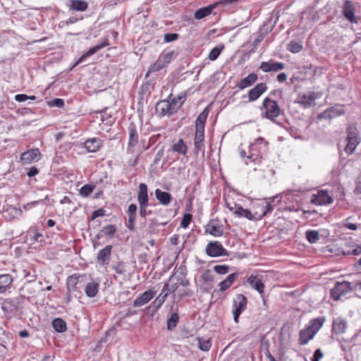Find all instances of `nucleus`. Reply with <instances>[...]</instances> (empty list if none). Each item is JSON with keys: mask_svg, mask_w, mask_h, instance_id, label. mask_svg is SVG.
<instances>
[{"mask_svg": "<svg viewBox=\"0 0 361 361\" xmlns=\"http://www.w3.org/2000/svg\"><path fill=\"white\" fill-rule=\"evenodd\" d=\"M209 114L208 108H205L197 116L195 121V133L194 137V145L196 156H199V153H202L204 156V126Z\"/></svg>", "mask_w": 361, "mask_h": 361, "instance_id": "obj_1", "label": "nucleus"}, {"mask_svg": "<svg viewBox=\"0 0 361 361\" xmlns=\"http://www.w3.org/2000/svg\"><path fill=\"white\" fill-rule=\"evenodd\" d=\"M177 56L174 50L169 49H164L158 56L157 61L152 64L149 68L147 75L149 73H154L161 71L166 67Z\"/></svg>", "mask_w": 361, "mask_h": 361, "instance_id": "obj_2", "label": "nucleus"}, {"mask_svg": "<svg viewBox=\"0 0 361 361\" xmlns=\"http://www.w3.org/2000/svg\"><path fill=\"white\" fill-rule=\"evenodd\" d=\"M262 116L271 121H274L281 113L278 103L269 97H266L262 103Z\"/></svg>", "mask_w": 361, "mask_h": 361, "instance_id": "obj_3", "label": "nucleus"}, {"mask_svg": "<svg viewBox=\"0 0 361 361\" xmlns=\"http://www.w3.org/2000/svg\"><path fill=\"white\" fill-rule=\"evenodd\" d=\"M347 144L345 147V151L350 155L354 152L357 146L360 142V137H359V130L353 126H349L347 129Z\"/></svg>", "mask_w": 361, "mask_h": 361, "instance_id": "obj_4", "label": "nucleus"}, {"mask_svg": "<svg viewBox=\"0 0 361 361\" xmlns=\"http://www.w3.org/2000/svg\"><path fill=\"white\" fill-rule=\"evenodd\" d=\"M268 142L264 138L259 137L255 140L250 146V155L247 158L257 157V158H263L268 152Z\"/></svg>", "mask_w": 361, "mask_h": 361, "instance_id": "obj_5", "label": "nucleus"}, {"mask_svg": "<svg viewBox=\"0 0 361 361\" xmlns=\"http://www.w3.org/2000/svg\"><path fill=\"white\" fill-rule=\"evenodd\" d=\"M247 304V298L243 294H238L233 299V314L235 323H238V319L241 313L246 309Z\"/></svg>", "mask_w": 361, "mask_h": 361, "instance_id": "obj_6", "label": "nucleus"}, {"mask_svg": "<svg viewBox=\"0 0 361 361\" xmlns=\"http://www.w3.org/2000/svg\"><path fill=\"white\" fill-rule=\"evenodd\" d=\"M350 283L349 281H337L334 287L331 290V295L334 300H340L341 297L345 295L350 291Z\"/></svg>", "mask_w": 361, "mask_h": 361, "instance_id": "obj_7", "label": "nucleus"}, {"mask_svg": "<svg viewBox=\"0 0 361 361\" xmlns=\"http://www.w3.org/2000/svg\"><path fill=\"white\" fill-rule=\"evenodd\" d=\"M333 201L334 198L324 190H319L317 194H313L311 197V202L315 205H327L331 204Z\"/></svg>", "mask_w": 361, "mask_h": 361, "instance_id": "obj_8", "label": "nucleus"}, {"mask_svg": "<svg viewBox=\"0 0 361 361\" xmlns=\"http://www.w3.org/2000/svg\"><path fill=\"white\" fill-rule=\"evenodd\" d=\"M170 102L166 100L159 102L155 107L156 114L159 116H170L177 112V108L171 107Z\"/></svg>", "mask_w": 361, "mask_h": 361, "instance_id": "obj_9", "label": "nucleus"}, {"mask_svg": "<svg viewBox=\"0 0 361 361\" xmlns=\"http://www.w3.org/2000/svg\"><path fill=\"white\" fill-rule=\"evenodd\" d=\"M206 253L213 257L228 255L226 250L218 241L208 243L206 247Z\"/></svg>", "mask_w": 361, "mask_h": 361, "instance_id": "obj_10", "label": "nucleus"}, {"mask_svg": "<svg viewBox=\"0 0 361 361\" xmlns=\"http://www.w3.org/2000/svg\"><path fill=\"white\" fill-rule=\"evenodd\" d=\"M344 114L345 110L342 106L335 105L326 109L322 113L319 114L318 116V118L331 120Z\"/></svg>", "mask_w": 361, "mask_h": 361, "instance_id": "obj_11", "label": "nucleus"}, {"mask_svg": "<svg viewBox=\"0 0 361 361\" xmlns=\"http://www.w3.org/2000/svg\"><path fill=\"white\" fill-rule=\"evenodd\" d=\"M109 41L107 39H105L102 42L97 44V45L91 47L89 49V50L84 53L72 66L71 68V70L73 69L75 66H77L78 64L83 62L87 57L94 54L98 51L101 50L102 49L104 48L105 47L108 46Z\"/></svg>", "mask_w": 361, "mask_h": 361, "instance_id": "obj_12", "label": "nucleus"}, {"mask_svg": "<svg viewBox=\"0 0 361 361\" xmlns=\"http://www.w3.org/2000/svg\"><path fill=\"white\" fill-rule=\"evenodd\" d=\"M284 68L285 64L283 63L276 61L273 59L262 62L259 66V69L264 73L278 72L284 69Z\"/></svg>", "mask_w": 361, "mask_h": 361, "instance_id": "obj_13", "label": "nucleus"}, {"mask_svg": "<svg viewBox=\"0 0 361 361\" xmlns=\"http://www.w3.org/2000/svg\"><path fill=\"white\" fill-rule=\"evenodd\" d=\"M342 13L343 16L351 23L357 24V18L355 15V7L351 1L346 0L342 7Z\"/></svg>", "mask_w": 361, "mask_h": 361, "instance_id": "obj_14", "label": "nucleus"}, {"mask_svg": "<svg viewBox=\"0 0 361 361\" xmlns=\"http://www.w3.org/2000/svg\"><path fill=\"white\" fill-rule=\"evenodd\" d=\"M317 98L318 94L311 92L308 94H299L295 102L304 108H309L314 104L315 99Z\"/></svg>", "mask_w": 361, "mask_h": 361, "instance_id": "obj_15", "label": "nucleus"}, {"mask_svg": "<svg viewBox=\"0 0 361 361\" xmlns=\"http://www.w3.org/2000/svg\"><path fill=\"white\" fill-rule=\"evenodd\" d=\"M104 141L99 137H92L83 142L84 147L88 152H96L103 146Z\"/></svg>", "mask_w": 361, "mask_h": 361, "instance_id": "obj_16", "label": "nucleus"}, {"mask_svg": "<svg viewBox=\"0 0 361 361\" xmlns=\"http://www.w3.org/2000/svg\"><path fill=\"white\" fill-rule=\"evenodd\" d=\"M267 90V85L264 82L257 84L252 89L248 92L249 102H254L257 100L266 90Z\"/></svg>", "mask_w": 361, "mask_h": 361, "instance_id": "obj_17", "label": "nucleus"}, {"mask_svg": "<svg viewBox=\"0 0 361 361\" xmlns=\"http://www.w3.org/2000/svg\"><path fill=\"white\" fill-rule=\"evenodd\" d=\"M157 294V291L152 289L146 290L133 302L134 307H142L149 302Z\"/></svg>", "mask_w": 361, "mask_h": 361, "instance_id": "obj_18", "label": "nucleus"}, {"mask_svg": "<svg viewBox=\"0 0 361 361\" xmlns=\"http://www.w3.org/2000/svg\"><path fill=\"white\" fill-rule=\"evenodd\" d=\"M112 247V245H108L98 252L97 262L99 265L104 266L109 263Z\"/></svg>", "mask_w": 361, "mask_h": 361, "instance_id": "obj_19", "label": "nucleus"}, {"mask_svg": "<svg viewBox=\"0 0 361 361\" xmlns=\"http://www.w3.org/2000/svg\"><path fill=\"white\" fill-rule=\"evenodd\" d=\"M85 277V275H78V274H73L71 276H69L66 279V286H67V290L68 292H75V291H80L79 288L77 286V285L81 282V280L83 279V278Z\"/></svg>", "mask_w": 361, "mask_h": 361, "instance_id": "obj_20", "label": "nucleus"}, {"mask_svg": "<svg viewBox=\"0 0 361 361\" xmlns=\"http://www.w3.org/2000/svg\"><path fill=\"white\" fill-rule=\"evenodd\" d=\"M169 282L171 283V289L176 290L179 286L186 287L189 285V281L185 279L183 274H173L169 278Z\"/></svg>", "mask_w": 361, "mask_h": 361, "instance_id": "obj_21", "label": "nucleus"}, {"mask_svg": "<svg viewBox=\"0 0 361 361\" xmlns=\"http://www.w3.org/2000/svg\"><path fill=\"white\" fill-rule=\"evenodd\" d=\"M1 309L4 313L8 315V317H11L16 311H18V306L12 299L8 298L4 301L1 305Z\"/></svg>", "mask_w": 361, "mask_h": 361, "instance_id": "obj_22", "label": "nucleus"}, {"mask_svg": "<svg viewBox=\"0 0 361 361\" xmlns=\"http://www.w3.org/2000/svg\"><path fill=\"white\" fill-rule=\"evenodd\" d=\"M257 80V75L255 73L249 74L247 77L241 80L238 84V87L240 90H243L246 87L252 85Z\"/></svg>", "mask_w": 361, "mask_h": 361, "instance_id": "obj_23", "label": "nucleus"}, {"mask_svg": "<svg viewBox=\"0 0 361 361\" xmlns=\"http://www.w3.org/2000/svg\"><path fill=\"white\" fill-rule=\"evenodd\" d=\"M247 282L250 284V286L252 288L256 290L260 294L264 293V286L263 283L262 282V281L259 279H258V277L257 276H253V275L250 276L247 279Z\"/></svg>", "mask_w": 361, "mask_h": 361, "instance_id": "obj_24", "label": "nucleus"}, {"mask_svg": "<svg viewBox=\"0 0 361 361\" xmlns=\"http://www.w3.org/2000/svg\"><path fill=\"white\" fill-rule=\"evenodd\" d=\"M315 336V331H312L308 326L300 332L299 343L300 345L307 344Z\"/></svg>", "mask_w": 361, "mask_h": 361, "instance_id": "obj_25", "label": "nucleus"}, {"mask_svg": "<svg viewBox=\"0 0 361 361\" xmlns=\"http://www.w3.org/2000/svg\"><path fill=\"white\" fill-rule=\"evenodd\" d=\"M171 149L179 155L185 156L188 152V146L183 139H178L171 146Z\"/></svg>", "mask_w": 361, "mask_h": 361, "instance_id": "obj_26", "label": "nucleus"}, {"mask_svg": "<svg viewBox=\"0 0 361 361\" xmlns=\"http://www.w3.org/2000/svg\"><path fill=\"white\" fill-rule=\"evenodd\" d=\"M347 329V323L344 319L337 318L332 324V331L336 334H343Z\"/></svg>", "mask_w": 361, "mask_h": 361, "instance_id": "obj_27", "label": "nucleus"}, {"mask_svg": "<svg viewBox=\"0 0 361 361\" xmlns=\"http://www.w3.org/2000/svg\"><path fill=\"white\" fill-rule=\"evenodd\" d=\"M139 204H149V197L147 194V186L145 183L139 185V192L137 195Z\"/></svg>", "mask_w": 361, "mask_h": 361, "instance_id": "obj_28", "label": "nucleus"}, {"mask_svg": "<svg viewBox=\"0 0 361 361\" xmlns=\"http://www.w3.org/2000/svg\"><path fill=\"white\" fill-rule=\"evenodd\" d=\"M128 130L129 133L128 146L134 147L137 143L139 137L135 125L133 123H130Z\"/></svg>", "mask_w": 361, "mask_h": 361, "instance_id": "obj_29", "label": "nucleus"}, {"mask_svg": "<svg viewBox=\"0 0 361 361\" xmlns=\"http://www.w3.org/2000/svg\"><path fill=\"white\" fill-rule=\"evenodd\" d=\"M235 210L234 211V214L238 216H244L249 220H258L257 215L255 213L254 214L252 212L247 209H243L241 206L235 204Z\"/></svg>", "mask_w": 361, "mask_h": 361, "instance_id": "obj_30", "label": "nucleus"}, {"mask_svg": "<svg viewBox=\"0 0 361 361\" xmlns=\"http://www.w3.org/2000/svg\"><path fill=\"white\" fill-rule=\"evenodd\" d=\"M156 198L163 205H169L171 201L172 197L170 193L162 191L160 189H156L155 190Z\"/></svg>", "mask_w": 361, "mask_h": 361, "instance_id": "obj_31", "label": "nucleus"}, {"mask_svg": "<svg viewBox=\"0 0 361 361\" xmlns=\"http://www.w3.org/2000/svg\"><path fill=\"white\" fill-rule=\"evenodd\" d=\"M217 4H211L208 6L201 8L195 13V18L196 19H202L210 15L214 8L216 6Z\"/></svg>", "mask_w": 361, "mask_h": 361, "instance_id": "obj_32", "label": "nucleus"}, {"mask_svg": "<svg viewBox=\"0 0 361 361\" xmlns=\"http://www.w3.org/2000/svg\"><path fill=\"white\" fill-rule=\"evenodd\" d=\"M99 283L95 281H91L87 283L85 288V293L89 298H94L99 291Z\"/></svg>", "mask_w": 361, "mask_h": 361, "instance_id": "obj_33", "label": "nucleus"}, {"mask_svg": "<svg viewBox=\"0 0 361 361\" xmlns=\"http://www.w3.org/2000/svg\"><path fill=\"white\" fill-rule=\"evenodd\" d=\"M238 276V273H233L228 275L225 280L219 283L220 290L225 291L227 290L235 281Z\"/></svg>", "mask_w": 361, "mask_h": 361, "instance_id": "obj_34", "label": "nucleus"}, {"mask_svg": "<svg viewBox=\"0 0 361 361\" xmlns=\"http://www.w3.org/2000/svg\"><path fill=\"white\" fill-rule=\"evenodd\" d=\"M257 207L260 208L261 212H255V214L258 220L261 219L264 217L267 213L271 212L273 210V207L271 204L270 202H265L264 204H259Z\"/></svg>", "mask_w": 361, "mask_h": 361, "instance_id": "obj_35", "label": "nucleus"}, {"mask_svg": "<svg viewBox=\"0 0 361 361\" xmlns=\"http://www.w3.org/2000/svg\"><path fill=\"white\" fill-rule=\"evenodd\" d=\"M168 295V293H165L164 295H162V293H161L150 305V306L148 307L149 310H152V314L158 310V309L160 308L163 302H164L166 298Z\"/></svg>", "mask_w": 361, "mask_h": 361, "instance_id": "obj_36", "label": "nucleus"}, {"mask_svg": "<svg viewBox=\"0 0 361 361\" xmlns=\"http://www.w3.org/2000/svg\"><path fill=\"white\" fill-rule=\"evenodd\" d=\"M70 8L76 11H85L87 8V3L83 0H72Z\"/></svg>", "mask_w": 361, "mask_h": 361, "instance_id": "obj_37", "label": "nucleus"}, {"mask_svg": "<svg viewBox=\"0 0 361 361\" xmlns=\"http://www.w3.org/2000/svg\"><path fill=\"white\" fill-rule=\"evenodd\" d=\"M52 326L54 330L59 333L64 332L66 330V323L61 318L54 319L52 321Z\"/></svg>", "mask_w": 361, "mask_h": 361, "instance_id": "obj_38", "label": "nucleus"}, {"mask_svg": "<svg viewBox=\"0 0 361 361\" xmlns=\"http://www.w3.org/2000/svg\"><path fill=\"white\" fill-rule=\"evenodd\" d=\"M207 232L214 236L219 237L223 235L224 228L221 226L210 224L207 226Z\"/></svg>", "mask_w": 361, "mask_h": 361, "instance_id": "obj_39", "label": "nucleus"}, {"mask_svg": "<svg viewBox=\"0 0 361 361\" xmlns=\"http://www.w3.org/2000/svg\"><path fill=\"white\" fill-rule=\"evenodd\" d=\"M325 319L323 317H318L314 319L310 322V325L308 327L312 331H315V334L319 330V329L322 326Z\"/></svg>", "mask_w": 361, "mask_h": 361, "instance_id": "obj_40", "label": "nucleus"}, {"mask_svg": "<svg viewBox=\"0 0 361 361\" xmlns=\"http://www.w3.org/2000/svg\"><path fill=\"white\" fill-rule=\"evenodd\" d=\"M179 322V316L177 312L172 313L167 320V329L171 331L174 329Z\"/></svg>", "mask_w": 361, "mask_h": 361, "instance_id": "obj_41", "label": "nucleus"}, {"mask_svg": "<svg viewBox=\"0 0 361 361\" xmlns=\"http://www.w3.org/2000/svg\"><path fill=\"white\" fill-rule=\"evenodd\" d=\"M5 214H7L11 219L16 218L20 216L22 210L20 208L7 205L4 210Z\"/></svg>", "mask_w": 361, "mask_h": 361, "instance_id": "obj_42", "label": "nucleus"}, {"mask_svg": "<svg viewBox=\"0 0 361 361\" xmlns=\"http://www.w3.org/2000/svg\"><path fill=\"white\" fill-rule=\"evenodd\" d=\"M30 233L32 235V240L40 243H44L45 241L43 233L42 232H39V229L37 228L36 227L30 228Z\"/></svg>", "mask_w": 361, "mask_h": 361, "instance_id": "obj_43", "label": "nucleus"}, {"mask_svg": "<svg viewBox=\"0 0 361 361\" xmlns=\"http://www.w3.org/2000/svg\"><path fill=\"white\" fill-rule=\"evenodd\" d=\"M185 100V95H178L176 97H174L171 102H170V104H171V107L177 108V111L180 109L182 105L183 104Z\"/></svg>", "mask_w": 361, "mask_h": 361, "instance_id": "obj_44", "label": "nucleus"}, {"mask_svg": "<svg viewBox=\"0 0 361 361\" xmlns=\"http://www.w3.org/2000/svg\"><path fill=\"white\" fill-rule=\"evenodd\" d=\"M107 108L104 110H101L98 113L100 114V119L102 123L106 125H111L113 123L112 116L110 114L106 113Z\"/></svg>", "mask_w": 361, "mask_h": 361, "instance_id": "obj_45", "label": "nucleus"}, {"mask_svg": "<svg viewBox=\"0 0 361 361\" xmlns=\"http://www.w3.org/2000/svg\"><path fill=\"white\" fill-rule=\"evenodd\" d=\"M305 235L310 243H316L319 240V234L317 231H307Z\"/></svg>", "mask_w": 361, "mask_h": 361, "instance_id": "obj_46", "label": "nucleus"}, {"mask_svg": "<svg viewBox=\"0 0 361 361\" xmlns=\"http://www.w3.org/2000/svg\"><path fill=\"white\" fill-rule=\"evenodd\" d=\"M101 232L103 233L105 236L111 238L116 232V228L114 225H107L103 227Z\"/></svg>", "mask_w": 361, "mask_h": 361, "instance_id": "obj_47", "label": "nucleus"}, {"mask_svg": "<svg viewBox=\"0 0 361 361\" xmlns=\"http://www.w3.org/2000/svg\"><path fill=\"white\" fill-rule=\"evenodd\" d=\"M39 156H40V152L36 148L23 152L20 158H37Z\"/></svg>", "mask_w": 361, "mask_h": 361, "instance_id": "obj_48", "label": "nucleus"}, {"mask_svg": "<svg viewBox=\"0 0 361 361\" xmlns=\"http://www.w3.org/2000/svg\"><path fill=\"white\" fill-rule=\"evenodd\" d=\"M224 47H214L208 55V58L211 61H215L220 55Z\"/></svg>", "mask_w": 361, "mask_h": 361, "instance_id": "obj_49", "label": "nucleus"}, {"mask_svg": "<svg viewBox=\"0 0 361 361\" xmlns=\"http://www.w3.org/2000/svg\"><path fill=\"white\" fill-rule=\"evenodd\" d=\"M13 281L12 277L9 274L0 275V286L8 288Z\"/></svg>", "mask_w": 361, "mask_h": 361, "instance_id": "obj_50", "label": "nucleus"}, {"mask_svg": "<svg viewBox=\"0 0 361 361\" xmlns=\"http://www.w3.org/2000/svg\"><path fill=\"white\" fill-rule=\"evenodd\" d=\"M302 49V46L297 42L292 41L288 44V50L294 54L300 52Z\"/></svg>", "mask_w": 361, "mask_h": 361, "instance_id": "obj_51", "label": "nucleus"}, {"mask_svg": "<svg viewBox=\"0 0 361 361\" xmlns=\"http://www.w3.org/2000/svg\"><path fill=\"white\" fill-rule=\"evenodd\" d=\"M199 341V348L200 350L203 351H207L211 348L212 343L209 339H202L198 338Z\"/></svg>", "mask_w": 361, "mask_h": 361, "instance_id": "obj_52", "label": "nucleus"}, {"mask_svg": "<svg viewBox=\"0 0 361 361\" xmlns=\"http://www.w3.org/2000/svg\"><path fill=\"white\" fill-rule=\"evenodd\" d=\"M343 255H359L361 254V247L359 245H355L352 249L343 251Z\"/></svg>", "mask_w": 361, "mask_h": 361, "instance_id": "obj_53", "label": "nucleus"}, {"mask_svg": "<svg viewBox=\"0 0 361 361\" xmlns=\"http://www.w3.org/2000/svg\"><path fill=\"white\" fill-rule=\"evenodd\" d=\"M93 189L94 187L92 186L91 185H85L80 188V195L84 197H87L92 193Z\"/></svg>", "mask_w": 361, "mask_h": 361, "instance_id": "obj_54", "label": "nucleus"}, {"mask_svg": "<svg viewBox=\"0 0 361 361\" xmlns=\"http://www.w3.org/2000/svg\"><path fill=\"white\" fill-rule=\"evenodd\" d=\"M114 270L118 274H123L126 272L125 264L122 262H118L113 266Z\"/></svg>", "mask_w": 361, "mask_h": 361, "instance_id": "obj_55", "label": "nucleus"}, {"mask_svg": "<svg viewBox=\"0 0 361 361\" xmlns=\"http://www.w3.org/2000/svg\"><path fill=\"white\" fill-rule=\"evenodd\" d=\"M229 269L228 266L227 265H215L214 267V270L219 274H226L228 273Z\"/></svg>", "mask_w": 361, "mask_h": 361, "instance_id": "obj_56", "label": "nucleus"}, {"mask_svg": "<svg viewBox=\"0 0 361 361\" xmlns=\"http://www.w3.org/2000/svg\"><path fill=\"white\" fill-rule=\"evenodd\" d=\"M350 291L352 292H361V281H353L350 282Z\"/></svg>", "mask_w": 361, "mask_h": 361, "instance_id": "obj_57", "label": "nucleus"}, {"mask_svg": "<svg viewBox=\"0 0 361 361\" xmlns=\"http://www.w3.org/2000/svg\"><path fill=\"white\" fill-rule=\"evenodd\" d=\"M213 278L212 272L209 269L205 270L201 275V279L205 282L212 281Z\"/></svg>", "mask_w": 361, "mask_h": 361, "instance_id": "obj_58", "label": "nucleus"}, {"mask_svg": "<svg viewBox=\"0 0 361 361\" xmlns=\"http://www.w3.org/2000/svg\"><path fill=\"white\" fill-rule=\"evenodd\" d=\"M192 220V215L190 214H185L180 222L181 227L185 228L188 226Z\"/></svg>", "mask_w": 361, "mask_h": 361, "instance_id": "obj_59", "label": "nucleus"}, {"mask_svg": "<svg viewBox=\"0 0 361 361\" xmlns=\"http://www.w3.org/2000/svg\"><path fill=\"white\" fill-rule=\"evenodd\" d=\"M178 37L179 35L177 33H166L164 36V40L165 42L169 43L176 40Z\"/></svg>", "mask_w": 361, "mask_h": 361, "instance_id": "obj_60", "label": "nucleus"}, {"mask_svg": "<svg viewBox=\"0 0 361 361\" xmlns=\"http://www.w3.org/2000/svg\"><path fill=\"white\" fill-rule=\"evenodd\" d=\"M149 204H140V216L144 219L146 218V216L151 214L150 211L147 210V207Z\"/></svg>", "mask_w": 361, "mask_h": 361, "instance_id": "obj_61", "label": "nucleus"}, {"mask_svg": "<svg viewBox=\"0 0 361 361\" xmlns=\"http://www.w3.org/2000/svg\"><path fill=\"white\" fill-rule=\"evenodd\" d=\"M136 219V216H128V221L126 224V226L130 231H133L135 228V221Z\"/></svg>", "mask_w": 361, "mask_h": 361, "instance_id": "obj_62", "label": "nucleus"}, {"mask_svg": "<svg viewBox=\"0 0 361 361\" xmlns=\"http://www.w3.org/2000/svg\"><path fill=\"white\" fill-rule=\"evenodd\" d=\"M323 357H324L323 353L322 352L320 348H318L314 351L313 357L312 358V361H319Z\"/></svg>", "mask_w": 361, "mask_h": 361, "instance_id": "obj_63", "label": "nucleus"}, {"mask_svg": "<svg viewBox=\"0 0 361 361\" xmlns=\"http://www.w3.org/2000/svg\"><path fill=\"white\" fill-rule=\"evenodd\" d=\"M26 174L29 177H32L39 173L38 169L35 166H31L26 169Z\"/></svg>", "mask_w": 361, "mask_h": 361, "instance_id": "obj_64", "label": "nucleus"}]
</instances>
